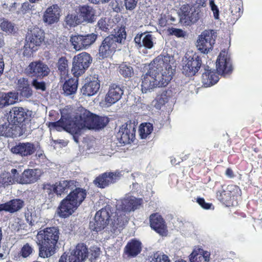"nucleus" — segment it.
<instances>
[{
  "label": "nucleus",
  "mask_w": 262,
  "mask_h": 262,
  "mask_svg": "<svg viewBox=\"0 0 262 262\" xmlns=\"http://www.w3.org/2000/svg\"><path fill=\"white\" fill-rule=\"evenodd\" d=\"M109 122L105 116L96 115L82 107L78 108L74 118L66 119L65 122L59 121L52 123L57 131L66 130L72 134H79L82 129H99Z\"/></svg>",
  "instance_id": "f257e3e1"
},
{
  "label": "nucleus",
  "mask_w": 262,
  "mask_h": 262,
  "mask_svg": "<svg viewBox=\"0 0 262 262\" xmlns=\"http://www.w3.org/2000/svg\"><path fill=\"white\" fill-rule=\"evenodd\" d=\"M167 57L159 55L149 65L148 72L143 76L141 90L147 93L157 87L165 86L169 83L174 74V69L168 63Z\"/></svg>",
  "instance_id": "f03ea898"
},
{
  "label": "nucleus",
  "mask_w": 262,
  "mask_h": 262,
  "mask_svg": "<svg viewBox=\"0 0 262 262\" xmlns=\"http://www.w3.org/2000/svg\"><path fill=\"white\" fill-rule=\"evenodd\" d=\"M59 235V230L56 227L46 228L38 232L36 238L40 246L39 256L48 257L54 254Z\"/></svg>",
  "instance_id": "7ed1b4c3"
},
{
  "label": "nucleus",
  "mask_w": 262,
  "mask_h": 262,
  "mask_svg": "<svg viewBox=\"0 0 262 262\" xmlns=\"http://www.w3.org/2000/svg\"><path fill=\"white\" fill-rule=\"evenodd\" d=\"M141 204V201L133 196H126L123 199L117 201L116 208L117 211L115 212L117 214V220H114L113 222V230L119 229L121 230L123 227L128 222V217L123 214V212H129L136 209Z\"/></svg>",
  "instance_id": "20e7f679"
},
{
  "label": "nucleus",
  "mask_w": 262,
  "mask_h": 262,
  "mask_svg": "<svg viewBox=\"0 0 262 262\" xmlns=\"http://www.w3.org/2000/svg\"><path fill=\"white\" fill-rule=\"evenodd\" d=\"M110 213L111 210L109 206H106L97 211L95 214L94 221L90 223V228L93 231L98 232L106 228L111 232H115L118 229L113 230V222H115L114 220L118 222L117 216L115 213L114 215L112 213L110 215Z\"/></svg>",
  "instance_id": "39448f33"
},
{
  "label": "nucleus",
  "mask_w": 262,
  "mask_h": 262,
  "mask_svg": "<svg viewBox=\"0 0 262 262\" xmlns=\"http://www.w3.org/2000/svg\"><path fill=\"white\" fill-rule=\"evenodd\" d=\"M126 36L124 29L120 28L115 34L105 37L99 48V56L104 58L111 56L119 46L124 43Z\"/></svg>",
  "instance_id": "423d86ee"
},
{
  "label": "nucleus",
  "mask_w": 262,
  "mask_h": 262,
  "mask_svg": "<svg viewBox=\"0 0 262 262\" xmlns=\"http://www.w3.org/2000/svg\"><path fill=\"white\" fill-rule=\"evenodd\" d=\"M217 37V33L213 30L204 31L198 36L196 47L202 53L208 54L213 49Z\"/></svg>",
  "instance_id": "0eeeda50"
},
{
  "label": "nucleus",
  "mask_w": 262,
  "mask_h": 262,
  "mask_svg": "<svg viewBox=\"0 0 262 262\" xmlns=\"http://www.w3.org/2000/svg\"><path fill=\"white\" fill-rule=\"evenodd\" d=\"M92 58L90 54L82 52L75 56L73 58L72 72L75 77H78L83 74L90 67Z\"/></svg>",
  "instance_id": "6e6552de"
},
{
  "label": "nucleus",
  "mask_w": 262,
  "mask_h": 262,
  "mask_svg": "<svg viewBox=\"0 0 262 262\" xmlns=\"http://www.w3.org/2000/svg\"><path fill=\"white\" fill-rule=\"evenodd\" d=\"M183 73L187 76L195 74L200 69L202 62L195 53H187L183 59Z\"/></svg>",
  "instance_id": "1a4fd4ad"
},
{
  "label": "nucleus",
  "mask_w": 262,
  "mask_h": 262,
  "mask_svg": "<svg viewBox=\"0 0 262 262\" xmlns=\"http://www.w3.org/2000/svg\"><path fill=\"white\" fill-rule=\"evenodd\" d=\"M97 35L94 33L85 35H72L70 41L76 51L85 49L92 45L96 40Z\"/></svg>",
  "instance_id": "9d476101"
},
{
  "label": "nucleus",
  "mask_w": 262,
  "mask_h": 262,
  "mask_svg": "<svg viewBox=\"0 0 262 262\" xmlns=\"http://www.w3.org/2000/svg\"><path fill=\"white\" fill-rule=\"evenodd\" d=\"M44 40L43 32L39 28L34 27L28 32L26 36V43L24 46L26 50L31 49L32 51L36 50V47L40 46Z\"/></svg>",
  "instance_id": "9b49d317"
},
{
  "label": "nucleus",
  "mask_w": 262,
  "mask_h": 262,
  "mask_svg": "<svg viewBox=\"0 0 262 262\" xmlns=\"http://www.w3.org/2000/svg\"><path fill=\"white\" fill-rule=\"evenodd\" d=\"M76 187L74 181L63 180L56 183L55 184H47L44 185V189L51 193L52 191L58 195L67 193L69 191L72 190Z\"/></svg>",
  "instance_id": "f8f14e48"
},
{
  "label": "nucleus",
  "mask_w": 262,
  "mask_h": 262,
  "mask_svg": "<svg viewBox=\"0 0 262 262\" xmlns=\"http://www.w3.org/2000/svg\"><path fill=\"white\" fill-rule=\"evenodd\" d=\"M179 15L181 21L189 25L199 19V10L194 7H190L188 5H184L180 8Z\"/></svg>",
  "instance_id": "ddd939ff"
},
{
  "label": "nucleus",
  "mask_w": 262,
  "mask_h": 262,
  "mask_svg": "<svg viewBox=\"0 0 262 262\" xmlns=\"http://www.w3.org/2000/svg\"><path fill=\"white\" fill-rule=\"evenodd\" d=\"M217 72L224 76L230 74L232 71L230 58L225 51H222L218 56L216 62Z\"/></svg>",
  "instance_id": "4468645a"
},
{
  "label": "nucleus",
  "mask_w": 262,
  "mask_h": 262,
  "mask_svg": "<svg viewBox=\"0 0 262 262\" xmlns=\"http://www.w3.org/2000/svg\"><path fill=\"white\" fill-rule=\"evenodd\" d=\"M30 112L23 107H13L8 114V121L9 123H22L29 119L30 116Z\"/></svg>",
  "instance_id": "2eb2a0df"
},
{
  "label": "nucleus",
  "mask_w": 262,
  "mask_h": 262,
  "mask_svg": "<svg viewBox=\"0 0 262 262\" xmlns=\"http://www.w3.org/2000/svg\"><path fill=\"white\" fill-rule=\"evenodd\" d=\"M26 71L32 76L37 77L47 76L50 72L49 67L40 61L31 62L26 69Z\"/></svg>",
  "instance_id": "dca6fc26"
},
{
  "label": "nucleus",
  "mask_w": 262,
  "mask_h": 262,
  "mask_svg": "<svg viewBox=\"0 0 262 262\" xmlns=\"http://www.w3.org/2000/svg\"><path fill=\"white\" fill-rule=\"evenodd\" d=\"M134 125L132 124H125L120 128L117 137L120 139V142L123 144H129L135 136Z\"/></svg>",
  "instance_id": "f3484780"
},
{
  "label": "nucleus",
  "mask_w": 262,
  "mask_h": 262,
  "mask_svg": "<svg viewBox=\"0 0 262 262\" xmlns=\"http://www.w3.org/2000/svg\"><path fill=\"white\" fill-rule=\"evenodd\" d=\"M123 94L121 88L115 84H111L105 95L104 102L107 107L110 106L118 101Z\"/></svg>",
  "instance_id": "a211bd4d"
},
{
  "label": "nucleus",
  "mask_w": 262,
  "mask_h": 262,
  "mask_svg": "<svg viewBox=\"0 0 262 262\" xmlns=\"http://www.w3.org/2000/svg\"><path fill=\"white\" fill-rule=\"evenodd\" d=\"M120 172H105L97 178L94 183L98 187L104 188L112 183H115L120 177Z\"/></svg>",
  "instance_id": "6ab92c4d"
},
{
  "label": "nucleus",
  "mask_w": 262,
  "mask_h": 262,
  "mask_svg": "<svg viewBox=\"0 0 262 262\" xmlns=\"http://www.w3.org/2000/svg\"><path fill=\"white\" fill-rule=\"evenodd\" d=\"M134 41L139 47H144L147 49H151L154 46L156 38L150 32H144L140 34H137Z\"/></svg>",
  "instance_id": "aec40b11"
},
{
  "label": "nucleus",
  "mask_w": 262,
  "mask_h": 262,
  "mask_svg": "<svg viewBox=\"0 0 262 262\" xmlns=\"http://www.w3.org/2000/svg\"><path fill=\"white\" fill-rule=\"evenodd\" d=\"M36 150L35 145L30 142L19 143L12 147L11 151L21 157H27L32 155Z\"/></svg>",
  "instance_id": "412c9836"
},
{
  "label": "nucleus",
  "mask_w": 262,
  "mask_h": 262,
  "mask_svg": "<svg viewBox=\"0 0 262 262\" xmlns=\"http://www.w3.org/2000/svg\"><path fill=\"white\" fill-rule=\"evenodd\" d=\"M88 249L83 243L77 244L69 254L71 260H73V262H84L88 258Z\"/></svg>",
  "instance_id": "4be33fe9"
},
{
  "label": "nucleus",
  "mask_w": 262,
  "mask_h": 262,
  "mask_svg": "<svg viewBox=\"0 0 262 262\" xmlns=\"http://www.w3.org/2000/svg\"><path fill=\"white\" fill-rule=\"evenodd\" d=\"M150 225L159 234L163 236L167 233L166 226L163 218L158 213L150 216Z\"/></svg>",
  "instance_id": "5701e85b"
},
{
  "label": "nucleus",
  "mask_w": 262,
  "mask_h": 262,
  "mask_svg": "<svg viewBox=\"0 0 262 262\" xmlns=\"http://www.w3.org/2000/svg\"><path fill=\"white\" fill-rule=\"evenodd\" d=\"M60 16V9L57 5L48 8L44 13L43 20L49 25L57 23Z\"/></svg>",
  "instance_id": "b1692460"
},
{
  "label": "nucleus",
  "mask_w": 262,
  "mask_h": 262,
  "mask_svg": "<svg viewBox=\"0 0 262 262\" xmlns=\"http://www.w3.org/2000/svg\"><path fill=\"white\" fill-rule=\"evenodd\" d=\"M100 89V83L98 78L92 77L85 83L81 89V93L87 96H91L97 93Z\"/></svg>",
  "instance_id": "393cba45"
},
{
  "label": "nucleus",
  "mask_w": 262,
  "mask_h": 262,
  "mask_svg": "<svg viewBox=\"0 0 262 262\" xmlns=\"http://www.w3.org/2000/svg\"><path fill=\"white\" fill-rule=\"evenodd\" d=\"M240 190L239 187L235 185H229L226 190H221L217 192V198L223 203L229 201L232 196L238 194Z\"/></svg>",
  "instance_id": "a878e982"
},
{
  "label": "nucleus",
  "mask_w": 262,
  "mask_h": 262,
  "mask_svg": "<svg viewBox=\"0 0 262 262\" xmlns=\"http://www.w3.org/2000/svg\"><path fill=\"white\" fill-rule=\"evenodd\" d=\"M78 207L66 198L61 201L58 207V214L60 217H67L74 213Z\"/></svg>",
  "instance_id": "bb28decb"
},
{
  "label": "nucleus",
  "mask_w": 262,
  "mask_h": 262,
  "mask_svg": "<svg viewBox=\"0 0 262 262\" xmlns=\"http://www.w3.org/2000/svg\"><path fill=\"white\" fill-rule=\"evenodd\" d=\"M80 14L83 23H92L95 20V10L88 5L80 6L79 7Z\"/></svg>",
  "instance_id": "cd10ccee"
},
{
  "label": "nucleus",
  "mask_w": 262,
  "mask_h": 262,
  "mask_svg": "<svg viewBox=\"0 0 262 262\" xmlns=\"http://www.w3.org/2000/svg\"><path fill=\"white\" fill-rule=\"evenodd\" d=\"M18 93L15 92L0 93V108L14 104L18 100Z\"/></svg>",
  "instance_id": "c85d7f7f"
},
{
  "label": "nucleus",
  "mask_w": 262,
  "mask_h": 262,
  "mask_svg": "<svg viewBox=\"0 0 262 262\" xmlns=\"http://www.w3.org/2000/svg\"><path fill=\"white\" fill-rule=\"evenodd\" d=\"M86 195V192L85 190L80 188H77L73 189V191L66 198L72 203H74L79 206L84 200Z\"/></svg>",
  "instance_id": "c756f323"
},
{
  "label": "nucleus",
  "mask_w": 262,
  "mask_h": 262,
  "mask_svg": "<svg viewBox=\"0 0 262 262\" xmlns=\"http://www.w3.org/2000/svg\"><path fill=\"white\" fill-rule=\"evenodd\" d=\"M38 170L36 169H27L24 171L21 174V179L19 182L21 184L33 183L38 179L39 175Z\"/></svg>",
  "instance_id": "7c9ffc66"
},
{
  "label": "nucleus",
  "mask_w": 262,
  "mask_h": 262,
  "mask_svg": "<svg viewBox=\"0 0 262 262\" xmlns=\"http://www.w3.org/2000/svg\"><path fill=\"white\" fill-rule=\"evenodd\" d=\"M3 211L11 213L19 211L24 206V202L18 199H13L2 204Z\"/></svg>",
  "instance_id": "2f4dec72"
},
{
  "label": "nucleus",
  "mask_w": 262,
  "mask_h": 262,
  "mask_svg": "<svg viewBox=\"0 0 262 262\" xmlns=\"http://www.w3.org/2000/svg\"><path fill=\"white\" fill-rule=\"evenodd\" d=\"M205 69V71L202 74V83L205 87H209L215 84L219 79V76L214 71Z\"/></svg>",
  "instance_id": "473e14b6"
},
{
  "label": "nucleus",
  "mask_w": 262,
  "mask_h": 262,
  "mask_svg": "<svg viewBox=\"0 0 262 262\" xmlns=\"http://www.w3.org/2000/svg\"><path fill=\"white\" fill-rule=\"evenodd\" d=\"M210 253L202 249H195L189 256L190 262H208Z\"/></svg>",
  "instance_id": "72a5a7b5"
},
{
  "label": "nucleus",
  "mask_w": 262,
  "mask_h": 262,
  "mask_svg": "<svg viewBox=\"0 0 262 262\" xmlns=\"http://www.w3.org/2000/svg\"><path fill=\"white\" fill-rule=\"evenodd\" d=\"M141 250V243L137 240H132L125 248V253L128 257L136 256Z\"/></svg>",
  "instance_id": "f704fd0d"
},
{
  "label": "nucleus",
  "mask_w": 262,
  "mask_h": 262,
  "mask_svg": "<svg viewBox=\"0 0 262 262\" xmlns=\"http://www.w3.org/2000/svg\"><path fill=\"white\" fill-rule=\"evenodd\" d=\"M78 87V77L69 79L63 85V90L66 95L69 96L76 93Z\"/></svg>",
  "instance_id": "c9c22d12"
},
{
  "label": "nucleus",
  "mask_w": 262,
  "mask_h": 262,
  "mask_svg": "<svg viewBox=\"0 0 262 262\" xmlns=\"http://www.w3.org/2000/svg\"><path fill=\"white\" fill-rule=\"evenodd\" d=\"M146 262H170V260L167 255L157 252L149 257Z\"/></svg>",
  "instance_id": "e433bc0d"
},
{
  "label": "nucleus",
  "mask_w": 262,
  "mask_h": 262,
  "mask_svg": "<svg viewBox=\"0 0 262 262\" xmlns=\"http://www.w3.org/2000/svg\"><path fill=\"white\" fill-rule=\"evenodd\" d=\"M0 29L8 35L15 33L17 31V28L13 23L6 20L1 23Z\"/></svg>",
  "instance_id": "4c0bfd02"
},
{
  "label": "nucleus",
  "mask_w": 262,
  "mask_h": 262,
  "mask_svg": "<svg viewBox=\"0 0 262 262\" xmlns=\"http://www.w3.org/2000/svg\"><path fill=\"white\" fill-rule=\"evenodd\" d=\"M25 218L28 223L31 225H37L38 224V219H41L39 211H36L26 212L25 213Z\"/></svg>",
  "instance_id": "58836bf2"
},
{
  "label": "nucleus",
  "mask_w": 262,
  "mask_h": 262,
  "mask_svg": "<svg viewBox=\"0 0 262 262\" xmlns=\"http://www.w3.org/2000/svg\"><path fill=\"white\" fill-rule=\"evenodd\" d=\"M153 130L152 124L150 123H142L139 128V134L142 139H146Z\"/></svg>",
  "instance_id": "ea45409f"
},
{
  "label": "nucleus",
  "mask_w": 262,
  "mask_h": 262,
  "mask_svg": "<svg viewBox=\"0 0 262 262\" xmlns=\"http://www.w3.org/2000/svg\"><path fill=\"white\" fill-rule=\"evenodd\" d=\"M13 127L14 125L10 124L0 125V136L12 137L14 135Z\"/></svg>",
  "instance_id": "a19ab883"
},
{
  "label": "nucleus",
  "mask_w": 262,
  "mask_h": 262,
  "mask_svg": "<svg viewBox=\"0 0 262 262\" xmlns=\"http://www.w3.org/2000/svg\"><path fill=\"white\" fill-rule=\"evenodd\" d=\"M119 73L125 78H130L134 75L133 68L125 63H122L119 66Z\"/></svg>",
  "instance_id": "79ce46f5"
},
{
  "label": "nucleus",
  "mask_w": 262,
  "mask_h": 262,
  "mask_svg": "<svg viewBox=\"0 0 262 262\" xmlns=\"http://www.w3.org/2000/svg\"><path fill=\"white\" fill-rule=\"evenodd\" d=\"M65 21L69 26H75L82 23L81 18L76 14H68L66 18Z\"/></svg>",
  "instance_id": "37998d69"
},
{
  "label": "nucleus",
  "mask_w": 262,
  "mask_h": 262,
  "mask_svg": "<svg viewBox=\"0 0 262 262\" xmlns=\"http://www.w3.org/2000/svg\"><path fill=\"white\" fill-rule=\"evenodd\" d=\"M34 252L33 247L28 243L25 244L19 253L23 258H28L31 256Z\"/></svg>",
  "instance_id": "c03bdc74"
},
{
  "label": "nucleus",
  "mask_w": 262,
  "mask_h": 262,
  "mask_svg": "<svg viewBox=\"0 0 262 262\" xmlns=\"http://www.w3.org/2000/svg\"><path fill=\"white\" fill-rule=\"evenodd\" d=\"M14 184V181L9 173H3L0 176V187L7 186Z\"/></svg>",
  "instance_id": "a18cd8bd"
},
{
  "label": "nucleus",
  "mask_w": 262,
  "mask_h": 262,
  "mask_svg": "<svg viewBox=\"0 0 262 262\" xmlns=\"http://www.w3.org/2000/svg\"><path fill=\"white\" fill-rule=\"evenodd\" d=\"M58 68L62 76L67 74L68 72V61L66 58L61 57L58 60Z\"/></svg>",
  "instance_id": "49530a36"
},
{
  "label": "nucleus",
  "mask_w": 262,
  "mask_h": 262,
  "mask_svg": "<svg viewBox=\"0 0 262 262\" xmlns=\"http://www.w3.org/2000/svg\"><path fill=\"white\" fill-rule=\"evenodd\" d=\"M31 85L36 90L44 92L46 90V83L44 81H40L34 79L31 82Z\"/></svg>",
  "instance_id": "de8ad7c7"
},
{
  "label": "nucleus",
  "mask_w": 262,
  "mask_h": 262,
  "mask_svg": "<svg viewBox=\"0 0 262 262\" xmlns=\"http://www.w3.org/2000/svg\"><path fill=\"white\" fill-rule=\"evenodd\" d=\"M22 226V220L18 218H15L14 220L11 223L10 225V228L13 231L16 232L18 231L21 228Z\"/></svg>",
  "instance_id": "09e8293b"
},
{
  "label": "nucleus",
  "mask_w": 262,
  "mask_h": 262,
  "mask_svg": "<svg viewBox=\"0 0 262 262\" xmlns=\"http://www.w3.org/2000/svg\"><path fill=\"white\" fill-rule=\"evenodd\" d=\"M170 33L178 37H184L186 36V32L182 29L172 28L169 30Z\"/></svg>",
  "instance_id": "8fccbe9b"
},
{
  "label": "nucleus",
  "mask_w": 262,
  "mask_h": 262,
  "mask_svg": "<svg viewBox=\"0 0 262 262\" xmlns=\"http://www.w3.org/2000/svg\"><path fill=\"white\" fill-rule=\"evenodd\" d=\"M17 85L19 91L29 86L28 79L25 78L19 79L17 81Z\"/></svg>",
  "instance_id": "3c124183"
},
{
  "label": "nucleus",
  "mask_w": 262,
  "mask_h": 262,
  "mask_svg": "<svg viewBox=\"0 0 262 262\" xmlns=\"http://www.w3.org/2000/svg\"><path fill=\"white\" fill-rule=\"evenodd\" d=\"M124 1L126 9L132 10L136 7L138 0H124Z\"/></svg>",
  "instance_id": "603ef678"
},
{
  "label": "nucleus",
  "mask_w": 262,
  "mask_h": 262,
  "mask_svg": "<svg viewBox=\"0 0 262 262\" xmlns=\"http://www.w3.org/2000/svg\"><path fill=\"white\" fill-rule=\"evenodd\" d=\"M190 1L192 7H194L196 9L206 6V0H190Z\"/></svg>",
  "instance_id": "864d4df0"
},
{
  "label": "nucleus",
  "mask_w": 262,
  "mask_h": 262,
  "mask_svg": "<svg viewBox=\"0 0 262 262\" xmlns=\"http://www.w3.org/2000/svg\"><path fill=\"white\" fill-rule=\"evenodd\" d=\"M19 91L21 96L25 98H29L33 95V91L30 86L24 89H21Z\"/></svg>",
  "instance_id": "5fc2aeb1"
},
{
  "label": "nucleus",
  "mask_w": 262,
  "mask_h": 262,
  "mask_svg": "<svg viewBox=\"0 0 262 262\" xmlns=\"http://www.w3.org/2000/svg\"><path fill=\"white\" fill-rule=\"evenodd\" d=\"M210 6L212 11L213 12L214 18L218 19L219 17V10L217 7L215 5L214 2L210 0Z\"/></svg>",
  "instance_id": "6e6d98bb"
},
{
  "label": "nucleus",
  "mask_w": 262,
  "mask_h": 262,
  "mask_svg": "<svg viewBox=\"0 0 262 262\" xmlns=\"http://www.w3.org/2000/svg\"><path fill=\"white\" fill-rule=\"evenodd\" d=\"M98 27L101 30L106 31L108 29V25L106 24L105 19H100L97 23Z\"/></svg>",
  "instance_id": "4d7b16f0"
},
{
  "label": "nucleus",
  "mask_w": 262,
  "mask_h": 262,
  "mask_svg": "<svg viewBox=\"0 0 262 262\" xmlns=\"http://www.w3.org/2000/svg\"><path fill=\"white\" fill-rule=\"evenodd\" d=\"M90 252L92 256L97 258L100 254V249L97 246H93L90 249Z\"/></svg>",
  "instance_id": "13d9d810"
},
{
  "label": "nucleus",
  "mask_w": 262,
  "mask_h": 262,
  "mask_svg": "<svg viewBox=\"0 0 262 262\" xmlns=\"http://www.w3.org/2000/svg\"><path fill=\"white\" fill-rule=\"evenodd\" d=\"M197 202L203 208L208 209L210 208L211 204L206 203L204 199L202 198H199L197 200Z\"/></svg>",
  "instance_id": "bf43d9fd"
},
{
  "label": "nucleus",
  "mask_w": 262,
  "mask_h": 262,
  "mask_svg": "<svg viewBox=\"0 0 262 262\" xmlns=\"http://www.w3.org/2000/svg\"><path fill=\"white\" fill-rule=\"evenodd\" d=\"M69 254L64 253L59 258V262H73Z\"/></svg>",
  "instance_id": "052dcab7"
},
{
  "label": "nucleus",
  "mask_w": 262,
  "mask_h": 262,
  "mask_svg": "<svg viewBox=\"0 0 262 262\" xmlns=\"http://www.w3.org/2000/svg\"><path fill=\"white\" fill-rule=\"evenodd\" d=\"M11 178L14 181V184L15 183L21 184L19 180L21 179V175L20 176H18L17 174H12Z\"/></svg>",
  "instance_id": "680f3d73"
},
{
  "label": "nucleus",
  "mask_w": 262,
  "mask_h": 262,
  "mask_svg": "<svg viewBox=\"0 0 262 262\" xmlns=\"http://www.w3.org/2000/svg\"><path fill=\"white\" fill-rule=\"evenodd\" d=\"M225 174L226 175L230 178H233L234 177V173H233V171L230 168H227L226 170V172H225Z\"/></svg>",
  "instance_id": "e2e57ef3"
},
{
  "label": "nucleus",
  "mask_w": 262,
  "mask_h": 262,
  "mask_svg": "<svg viewBox=\"0 0 262 262\" xmlns=\"http://www.w3.org/2000/svg\"><path fill=\"white\" fill-rule=\"evenodd\" d=\"M4 68V63L3 58L0 56V75L3 73Z\"/></svg>",
  "instance_id": "0e129e2a"
},
{
  "label": "nucleus",
  "mask_w": 262,
  "mask_h": 262,
  "mask_svg": "<svg viewBox=\"0 0 262 262\" xmlns=\"http://www.w3.org/2000/svg\"><path fill=\"white\" fill-rule=\"evenodd\" d=\"M35 156L37 158H41L42 159L45 157V155L43 154L42 151H37Z\"/></svg>",
  "instance_id": "69168bd1"
},
{
  "label": "nucleus",
  "mask_w": 262,
  "mask_h": 262,
  "mask_svg": "<svg viewBox=\"0 0 262 262\" xmlns=\"http://www.w3.org/2000/svg\"><path fill=\"white\" fill-rule=\"evenodd\" d=\"M4 45V38L3 35L0 33V47Z\"/></svg>",
  "instance_id": "338daca9"
},
{
  "label": "nucleus",
  "mask_w": 262,
  "mask_h": 262,
  "mask_svg": "<svg viewBox=\"0 0 262 262\" xmlns=\"http://www.w3.org/2000/svg\"><path fill=\"white\" fill-rule=\"evenodd\" d=\"M11 174H17V170L16 169H12L11 170Z\"/></svg>",
  "instance_id": "774afa93"
}]
</instances>
